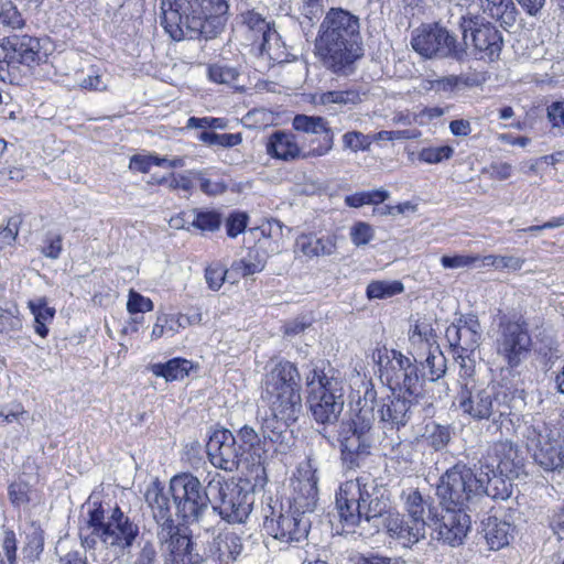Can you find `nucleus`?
<instances>
[{
    "instance_id": "obj_18",
    "label": "nucleus",
    "mask_w": 564,
    "mask_h": 564,
    "mask_svg": "<svg viewBox=\"0 0 564 564\" xmlns=\"http://www.w3.org/2000/svg\"><path fill=\"white\" fill-rule=\"evenodd\" d=\"M411 46L425 58L453 57L460 61L466 55V48L457 43L456 37L437 24L416 29Z\"/></svg>"
},
{
    "instance_id": "obj_60",
    "label": "nucleus",
    "mask_w": 564,
    "mask_h": 564,
    "mask_svg": "<svg viewBox=\"0 0 564 564\" xmlns=\"http://www.w3.org/2000/svg\"><path fill=\"white\" fill-rule=\"evenodd\" d=\"M248 217L242 213L231 214L226 221L227 235L231 238H236L247 227Z\"/></svg>"
},
{
    "instance_id": "obj_43",
    "label": "nucleus",
    "mask_w": 564,
    "mask_h": 564,
    "mask_svg": "<svg viewBox=\"0 0 564 564\" xmlns=\"http://www.w3.org/2000/svg\"><path fill=\"white\" fill-rule=\"evenodd\" d=\"M427 357L422 364L427 369V378L431 382L438 381L446 373V358L438 346L427 350Z\"/></svg>"
},
{
    "instance_id": "obj_19",
    "label": "nucleus",
    "mask_w": 564,
    "mask_h": 564,
    "mask_svg": "<svg viewBox=\"0 0 564 564\" xmlns=\"http://www.w3.org/2000/svg\"><path fill=\"white\" fill-rule=\"evenodd\" d=\"M462 471L467 470L470 474V480L466 484V494L468 499L474 503V500L482 497L484 495L492 499L506 500L511 494V484L505 476L497 474L495 466L489 464H480L479 473L476 474L466 465L456 464L447 471Z\"/></svg>"
},
{
    "instance_id": "obj_35",
    "label": "nucleus",
    "mask_w": 564,
    "mask_h": 564,
    "mask_svg": "<svg viewBox=\"0 0 564 564\" xmlns=\"http://www.w3.org/2000/svg\"><path fill=\"white\" fill-rule=\"evenodd\" d=\"M314 102L328 108L335 105L338 107H351L361 102V94L357 88L329 90L316 94L314 96Z\"/></svg>"
},
{
    "instance_id": "obj_50",
    "label": "nucleus",
    "mask_w": 564,
    "mask_h": 564,
    "mask_svg": "<svg viewBox=\"0 0 564 564\" xmlns=\"http://www.w3.org/2000/svg\"><path fill=\"white\" fill-rule=\"evenodd\" d=\"M191 175L199 183L200 191L208 196L220 195L227 189V184L224 181L208 178L205 171H191Z\"/></svg>"
},
{
    "instance_id": "obj_55",
    "label": "nucleus",
    "mask_w": 564,
    "mask_h": 564,
    "mask_svg": "<svg viewBox=\"0 0 564 564\" xmlns=\"http://www.w3.org/2000/svg\"><path fill=\"white\" fill-rule=\"evenodd\" d=\"M208 76L215 83L230 84L237 78L238 73L235 68L227 65L215 64L209 66Z\"/></svg>"
},
{
    "instance_id": "obj_61",
    "label": "nucleus",
    "mask_w": 564,
    "mask_h": 564,
    "mask_svg": "<svg viewBox=\"0 0 564 564\" xmlns=\"http://www.w3.org/2000/svg\"><path fill=\"white\" fill-rule=\"evenodd\" d=\"M227 271L221 265L208 267L205 272V278L208 286L217 291L221 288Z\"/></svg>"
},
{
    "instance_id": "obj_41",
    "label": "nucleus",
    "mask_w": 564,
    "mask_h": 564,
    "mask_svg": "<svg viewBox=\"0 0 564 564\" xmlns=\"http://www.w3.org/2000/svg\"><path fill=\"white\" fill-rule=\"evenodd\" d=\"M265 267V257L257 249H250L247 254L231 265V270L241 276L261 272Z\"/></svg>"
},
{
    "instance_id": "obj_27",
    "label": "nucleus",
    "mask_w": 564,
    "mask_h": 564,
    "mask_svg": "<svg viewBox=\"0 0 564 564\" xmlns=\"http://www.w3.org/2000/svg\"><path fill=\"white\" fill-rule=\"evenodd\" d=\"M364 398L357 402L358 412L351 417L350 421L343 423V425L356 430L361 435L372 436V425L375 422V402L376 391L370 382H365Z\"/></svg>"
},
{
    "instance_id": "obj_1",
    "label": "nucleus",
    "mask_w": 564,
    "mask_h": 564,
    "mask_svg": "<svg viewBox=\"0 0 564 564\" xmlns=\"http://www.w3.org/2000/svg\"><path fill=\"white\" fill-rule=\"evenodd\" d=\"M261 398L269 410L259 415L264 440L275 445V452L286 453L294 444L290 426L302 413L300 373L290 361H279L262 379Z\"/></svg>"
},
{
    "instance_id": "obj_31",
    "label": "nucleus",
    "mask_w": 564,
    "mask_h": 564,
    "mask_svg": "<svg viewBox=\"0 0 564 564\" xmlns=\"http://www.w3.org/2000/svg\"><path fill=\"white\" fill-rule=\"evenodd\" d=\"M267 152L279 160L294 161L303 159V152L294 134L285 131H275L267 144Z\"/></svg>"
},
{
    "instance_id": "obj_10",
    "label": "nucleus",
    "mask_w": 564,
    "mask_h": 564,
    "mask_svg": "<svg viewBox=\"0 0 564 564\" xmlns=\"http://www.w3.org/2000/svg\"><path fill=\"white\" fill-rule=\"evenodd\" d=\"M402 499L408 520L398 512L390 514L384 521L387 532L404 544H413L425 536L426 525L432 523L434 516L429 498H424L417 489L403 491Z\"/></svg>"
},
{
    "instance_id": "obj_12",
    "label": "nucleus",
    "mask_w": 564,
    "mask_h": 564,
    "mask_svg": "<svg viewBox=\"0 0 564 564\" xmlns=\"http://www.w3.org/2000/svg\"><path fill=\"white\" fill-rule=\"evenodd\" d=\"M528 452L544 470L564 467V437L556 427L541 419L525 424L523 432Z\"/></svg>"
},
{
    "instance_id": "obj_25",
    "label": "nucleus",
    "mask_w": 564,
    "mask_h": 564,
    "mask_svg": "<svg viewBox=\"0 0 564 564\" xmlns=\"http://www.w3.org/2000/svg\"><path fill=\"white\" fill-rule=\"evenodd\" d=\"M339 442L341 458L350 468H352L358 467L361 460L370 454L373 437L361 435L356 432V430H351L341 424Z\"/></svg>"
},
{
    "instance_id": "obj_37",
    "label": "nucleus",
    "mask_w": 564,
    "mask_h": 564,
    "mask_svg": "<svg viewBox=\"0 0 564 564\" xmlns=\"http://www.w3.org/2000/svg\"><path fill=\"white\" fill-rule=\"evenodd\" d=\"M409 340L414 351L429 350L437 346L435 332L425 318L414 322L409 332Z\"/></svg>"
},
{
    "instance_id": "obj_26",
    "label": "nucleus",
    "mask_w": 564,
    "mask_h": 564,
    "mask_svg": "<svg viewBox=\"0 0 564 564\" xmlns=\"http://www.w3.org/2000/svg\"><path fill=\"white\" fill-rule=\"evenodd\" d=\"M489 456L492 465L496 463V469L501 476L511 480L518 478L522 473L523 459L519 454L518 447L510 441H499L494 444Z\"/></svg>"
},
{
    "instance_id": "obj_58",
    "label": "nucleus",
    "mask_w": 564,
    "mask_h": 564,
    "mask_svg": "<svg viewBox=\"0 0 564 564\" xmlns=\"http://www.w3.org/2000/svg\"><path fill=\"white\" fill-rule=\"evenodd\" d=\"M480 258L478 256L456 254V256H443L441 263L445 269H458L474 264Z\"/></svg>"
},
{
    "instance_id": "obj_38",
    "label": "nucleus",
    "mask_w": 564,
    "mask_h": 564,
    "mask_svg": "<svg viewBox=\"0 0 564 564\" xmlns=\"http://www.w3.org/2000/svg\"><path fill=\"white\" fill-rule=\"evenodd\" d=\"M28 307L34 315V330L42 338L48 334L47 324H50L55 315V308L47 305L45 297H37L28 302Z\"/></svg>"
},
{
    "instance_id": "obj_56",
    "label": "nucleus",
    "mask_w": 564,
    "mask_h": 564,
    "mask_svg": "<svg viewBox=\"0 0 564 564\" xmlns=\"http://www.w3.org/2000/svg\"><path fill=\"white\" fill-rule=\"evenodd\" d=\"M153 307V302L149 297L133 290L129 292L127 310L130 314L151 312Z\"/></svg>"
},
{
    "instance_id": "obj_16",
    "label": "nucleus",
    "mask_w": 564,
    "mask_h": 564,
    "mask_svg": "<svg viewBox=\"0 0 564 564\" xmlns=\"http://www.w3.org/2000/svg\"><path fill=\"white\" fill-rule=\"evenodd\" d=\"M373 361L386 369L390 386L399 387L410 395L417 397L423 388V378L419 376L417 367L408 356L394 349L377 348L372 352Z\"/></svg>"
},
{
    "instance_id": "obj_17",
    "label": "nucleus",
    "mask_w": 564,
    "mask_h": 564,
    "mask_svg": "<svg viewBox=\"0 0 564 564\" xmlns=\"http://www.w3.org/2000/svg\"><path fill=\"white\" fill-rule=\"evenodd\" d=\"M533 341L524 323L508 321L501 323L495 340V350L508 369H517L528 359Z\"/></svg>"
},
{
    "instance_id": "obj_21",
    "label": "nucleus",
    "mask_w": 564,
    "mask_h": 564,
    "mask_svg": "<svg viewBox=\"0 0 564 564\" xmlns=\"http://www.w3.org/2000/svg\"><path fill=\"white\" fill-rule=\"evenodd\" d=\"M316 462L307 457L296 469L292 480V508L302 513L312 512L318 500V476Z\"/></svg>"
},
{
    "instance_id": "obj_59",
    "label": "nucleus",
    "mask_w": 564,
    "mask_h": 564,
    "mask_svg": "<svg viewBox=\"0 0 564 564\" xmlns=\"http://www.w3.org/2000/svg\"><path fill=\"white\" fill-rule=\"evenodd\" d=\"M193 175L188 172L187 174H172L170 178H162L161 183H167L171 189L191 192L193 188Z\"/></svg>"
},
{
    "instance_id": "obj_44",
    "label": "nucleus",
    "mask_w": 564,
    "mask_h": 564,
    "mask_svg": "<svg viewBox=\"0 0 564 564\" xmlns=\"http://www.w3.org/2000/svg\"><path fill=\"white\" fill-rule=\"evenodd\" d=\"M260 53L267 55L270 59L282 62L284 59V45L278 32L272 29L258 43Z\"/></svg>"
},
{
    "instance_id": "obj_13",
    "label": "nucleus",
    "mask_w": 564,
    "mask_h": 564,
    "mask_svg": "<svg viewBox=\"0 0 564 564\" xmlns=\"http://www.w3.org/2000/svg\"><path fill=\"white\" fill-rule=\"evenodd\" d=\"M262 527L267 534L282 543H297L306 539L311 525L310 519L292 506L283 509L278 499L268 497L261 509Z\"/></svg>"
},
{
    "instance_id": "obj_62",
    "label": "nucleus",
    "mask_w": 564,
    "mask_h": 564,
    "mask_svg": "<svg viewBox=\"0 0 564 564\" xmlns=\"http://www.w3.org/2000/svg\"><path fill=\"white\" fill-rule=\"evenodd\" d=\"M547 119L553 128L564 129V101H555L547 107Z\"/></svg>"
},
{
    "instance_id": "obj_53",
    "label": "nucleus",
    "mask_w": 564,
    "mask_h": 564,
    "mask_svg": "<svg viewBox=\"0 0 564 564\" xmlns=\"http://www.w3.org/2000/svg\"><path fill=\"white\" fill-rule=\"evenodd\" d=\"M349 236L356 247H361L373 239L375 230L368 223L357 221L351 226Z\"/></svg>"
},
{
    "instance_id": "obj_11",
    "label": "nucleus",
    "mask_w": 564,
    "mask_h": 564,
    "mask_svg": "<svg viewBox=\"0 0 564 564\" xmlns=\"http://www.w3.org/2000/svg\"><path fill=\"white\" fill-rule=\"evenodd\" d=\"M145 501L158 523L159 542L169 553H184L192 546L189 536L182 533L171 514L169 492L158 480L152 481L145 490Z\"/></svg>"
},
{
    "instance_id": "obj_5",
    "label": "nucleus",
    "mask_w": 564,
    "mask_h": 564,
    "mask_svg": "<svg viewBox=\"0 0 564 564\" xmlns=\"http://www.w3.org/2000/svg\"><path fill=\"white\" fill-rule=\"evenodd\" d=\"M83 524L79 536L85 547H94L97 540L107 547H130L139 534L137 524L118 508L105 520L102 506L90 497L83 505Z\"/></svg>"
},
{
    "instance_id": "obj_23",
    "label": "nucleus",
    "mask_w": 564,
    "mask_h": 564,
    "mask_svg": "<svg viewBox=\"0 0 564 564\" xmlns=\"http://www.w3.org/2000/svg\"><path fill=\"white\" fill-rule=\"evenodd\" d=\"M293 128L306 134H323L322 141L315 147L316 140H310L308 149L303 159L321 158L328 154L334 147V132L325 118L319 116L296 115L292 122Z\"/></svg>"
},
{
    "instance_id": "obj_22",
    "label": "nucleus",
    "mask_w": 564,
    "mask_h": 564,
    "mask_svg": "<svg viewBox=\"0 0 564 564\" xmlns=\"http://www.w3.org/2000/svg\"><path fill=\"white\" fill-rule=\"evenodd\" d=\"M462 29L465 44H467L468 32H470L471 44L477 58L490 62L499 58L503 40L501 33L495 25L489 22L479 23L473 19H464Z\"/></svg>"
},
{
    "instance_id": "obj_29",
    "label": "nucleus",
    "mask_w": 564,
    "mask_h": 564,
    "mask_svg": "<svg viewBox=\"0 0 564 564\" xmlns=\"http://www.w3.org/2000/svg\"><path fill=\"white\" fill-rule=\"evenodd\" d=\"M380 422L383 429L404 426L411 416V402L400 395L388 397L382 400L379 409Z\"/></svg>"
},
{
    "instance_id": "obj_33",
    "label": "nucleus",
    "mask_w": 564,
    "mask_h": 564,
    "mask_svg": "<svg viewBox=\"0 0 564 564\" xmlns=\"http://www.w3.org/2000/svg\"><path fill=\"white\" fill-rule=\"evenodd\" d=\"M21 535L23 536L22 553L29 562H34L44 550V531L39 523L30 521L21 527Z\"/></svg>"
},
{
    "instance_id": "obj_54",
    "label": "nucleus",
    "mask_w": 564,
    "mask_h": 564,
    "mask_svg": "<svg viewBox=\"0 0 564 564\" xmlns=\"http://www.w3.org/2000/svg\"><path fill=\"white\" fill-rule=\"evenodd\" d=\"M165 162V158L154 155H133L130 160L129 167L133 171L147 173L153 165L163 166Z\"/></svg>"
},
{
    "instance_id": "obj_4",
    "label": "nucleus",
    "mask_w": 564,
    "mask_h": 564,
    "mask_svg": "<svg viewBox=\"0 0 564 564\" xmlns=\"http://www.w3.org/2000/svg\"><path fill=\"white\" fill-rule=\"evenodd\" d=\"M470 479L467 470H446L436 489L442 511L434 516L431 525L437 533V540L452 546L462 544L470 529L466 509L470 508L471 501L465 491Z\"/></svg>"
},
{
    "instance_id": "obj_64",
    "label": "nucleus",
    "mask_w": 564,
    "mask_h": 564,
    "mask_svg": "<svg viewBox=\"0 0 564 564\" xmlns=\"http://www.w3.org/2000/svg\"><path fill=\"white\" fill-rule=\"evenodd\" d=\"M156 551L151 541H145L138 553L134 564H155Z\"/></svg>"
},
{
    "instance_id": "obj_42",
    "label": "nucleus",
    "mask_w": 564,
    "mask_h": 564,
    "mask_svg": "<svg viewBox=\"0 0 564 564\" xmlns=\"http://www.w3.org/2000/svg\"><path fill=\"white\" fill-rule=\"evenodd\" d=\"M242 23L249 32V40L257 44L272 30L270 22L254 11H247L241 15Z\"/></svg>"
},
{
    "instance_id": "obj_46",
    "label": "nucleus",
    "mask_w": 564,
    "mask_h": 564,
    "mask_svg": "<svg viewBox=\"0 0 564 564\" xmlns=\"http://www.w3.org/2000/svg\"><path fill=\"white\" fill-rule=\"evenodd\" d=\"M403 290L400 281H372L367 286V296L370 300L388 299L402 293Z\"/></svg>"
},
{
    "instance_id": "obj_34",
    "label": "nucleus",
    "mask_w": 564,
    "mask_h": 564,
    "mask_svg": "<svg viewBox=\"0 0 564 564\" xmlns=\"http://www.w3.org/2000/svg\"><path fill=\"white\" fill-rule=\"evenodd\" d=\"M513 527L496 517H489L485 524V538L491 550H500L513 538Z\"/></svg>"
},
{
    "instance_id": "obj_36",
    "label": "nucleus",
    "mask_w": 564,
    "mask_h": 564,
    "mask_svg": "<svg viewBox=\"0 0 564 564\" xmlns=\"http://www.w3.org/2000/svg\"><path fill=\"white\" fill-rule=\"evenodd\" d=\"M194 368L191 360L184 358H173L165 364H152L149 370L156 377H162L166 381L182 380L188 376Z\"/></svg>"
},
{
    "instance_id": "obj_47",
    "label": "nucleus",
    "mask_w": 564,
    "mask_h": 564,
    "mask_svg": "<svg viewBox=\"0 0 564 564\" xmlns=\"http://www.w3.org/2000/svg\"><path fill=\"white\" fill-rule=\"evenodd\" d=\"M198 140L208 145H219L223 148H232L242 142L241 133H215L203 131L198 135Z\"/></svg>"
},
{
    "instance_id": "obj_40",
    "label": "nucleus",
    "mask_w": 564,
    "mask_h": 564,
    "mask_svg": "<svg viewBox=\"0 0 564 564\" xmlns=\"http://www.w3.org/2000/svg\"><path fill=\"white\" fill-rule=\"evenodd\" d=\"M471 84L464 76L447 75L436 78H423L420 88L424 91H435L437 94H451L462 86Z\"/></svg>"
},
{
    "instance_id": "obj_30",
    "label": "nucleus",
    "mask_w": 564,
    "mask_h": 564,
    "mask_svg": "<svg viewBox=\"0 0 564 564\" xmlns=\"http://www.w3.org/2000/svg\"><path fill=\"white\" fill-rule=\"evenodd\" d=\"M336 249L335 236L317 237L313 234H302L295 240V251L306 258L332 256Z\"/></svg>"
},
{
    "instance_id": "obj_24",
    "label": "nucleus",
    "mask_w": 564,
    "mask_h": 564,
    "mask_svg": "<svg viewBox=\"0 0 564 564\" xmlns=\"http://www.w3.org/2000/svg\"><path fill=\"white\" fill-rule=\"evenodd\" d=\"M445 336L451 347L457 350V356L463 352H473L480 344L481 327L476 315H462L455 323L446 328ZM459 364L460 359H456Z\"/></svg>"
},
{
    "instance_id": "obj_14",
    "label": "nucleus",
    "mask_w": 564,
    "mask_h": 564,
    "mask_svg": "<svg viewBox=\"0 0 564 564\" xmlns=\"http://www.w3.org/2000/svg\"><path fill=\"white\" fill-rule=\"evenodd\" d=\"M170 492L177 516L187 523L198 522L213 499L208 488H204L199 479L188 473L176 475L171 479Z\"/></svg>"
},
{
    "instance_id": "obj_3",
    "label": "nucleus",
    "mask_w": 564,
    "mask_h": 564,
    "mask_svg": "<svg viewBox=\"0 0 564 564\" xmlns=\"http://www.w3.org/2000/svg\"><path fill=\"white\" fill-rule=\"evenodd\" d=\"M336 507L343 528L352 530L364 520L386 519L390 512V492L370 476H360L341 484L336 495Z\"/></svg>"
},
{
    "instance_id": "obj_57",
    "label": "nucleus",
    "mask_w": 564,
    "mask_h": 564,
    "mask_svg": "<svg viewBox=\"0 0 564 564\" xmlns=\"http://www.w3.org/2000/svg\"><path fill=\"white\" fill-rule=\"evenodd\" d=\"M20 219L12 217L4 227L0 228V250L12 246L19 235Z\"/></svg>"
},
{
    "instance_id": "obj_15",
    "label": "nucleus",
    "mask_w": 564,
    "mask_h": 564,
    "mask_svg": "<svg viewBox=\"0 0 564 564\" xmlns=\"http://www.w3.org/2000/svg\"><path fill=\"white\" fill-rule=\"evenodd\" d=\"M207 488L213 497L214 510L229 523H242L251 512L253 496L240 486L216 475Z\"/></svg>"
},
{
    "instance_id": "obj_39",
    "label": "nucleus",
    "mask_w": 564,
    "mask_h": 564,
    "mask_svg": "<svg viewBox=\"0 0 564 564\" xmlns=\"http://www.w3.org/2000/svg\"><path fill=\"white\" fill-rule=\"evenodd\" d=\"M192 322L187 315L160 314L153 325L151 338L159 339L165 334L174 335L181 328H186Z\"/></svg>"
},
{
    "instance_id": "obj_7",
    "label": "nucleus",
    "mask_w": 564,
    "mask_h": 564,
    "mask_svg": "<svg viewBox=\"0 0 564 564\" xmlns=\"http://www.w3.org/2000/svg\"><path fill=\"white\" fill-rule=\"evenodd\" d=\"M459 361V392L458 406L462 412L475 421L489 420L498 414H506L507 406L503 399L506 394L496 382H480L475 379L473 361L458 356Z\"/></svg>"
},
{
    "instance_id": "obj_6",
    "label": "nucleus",
    "mask_w": 564,
    "mask_h": 564,
    "mask_svg": "<svg viewBox=\"0 0 564 564\" xmlns=\"http://www.w3.org/2000/svg\"><path fill=\"white\" fill-rule=\"evenodd\" d=\"M206 451L210 464L228 473L237 470L241 462H260L265 453L263 442L249 425L242 426L236 434L226 429L215 431Z\"/></svg>"
},
{
    "instance_id": "obj_49",
    "label": "nucleus",
    "mask_w": 564,
    "mask_h": 564,
    "mask_svg": "<svg viewBox=\"0 0 564 564\" xmlns=\"http://www.w3.org/2000/svg\"><path fill=\"white\" fill-rule=\"evenodd\" d=\"M0 24L10 29H20L24 25L21 13L10 0H0Z\"/></svg>"
},
{
    "instance_id": "obj_48",
    "label": "nucleus",
    "mask_w": 564,
    "mask_h": 564,
    "mask_svg": "<svg viewBox=\"0 0 564 564\" xmlns=\"http://www.w3.org/2000/svg\"><path fill=\"white\" fill-rule=\"evenodd\" d=\"M343 149L349 150L354 153L359 151H368L372 143V138L360 131H347L341 137Z\"/></svg>"
},
{
    "instance_id": "obj_9",
    "label": "nucleus",
    "mask_w": 564,
    "mask_h": 564,
    "mask_svg": "<svg viewBox=\"0 0 564 564\" xmlns=\"http://www.w3.org/2000/svg\"><path fill=\"white\" fill-rule=\"evenodd\" d=\"M307 404L321 424L337 422L344 409V380L333 368L314 367L305 378Z\"/></svg>"
},
{
    "instance_id": "obj_20",
    "label": "nucleus",
    "mask_w": 564,
    "mask_h": 564,
    "mask_svg": "<svg viewBox=\"0 0 564 564\" xmlns=\"http://www.w3.org/2000/svg\"><path fill=\"white\" fill-rule=\"evenodd\" d=\"M41 45L30 35H11L0 42V74L20 64L37 65L41 62Z\"/></svg>"
},
{
    "instance_id": "obj_63",
    "label": "nucleus",
    "mask_w": 564,
    "mask_h": 564,
    "mask_svg": "<svg viewBox=\"0 0 564 564\" xmlns=\"http://www.w3.org/2000/svg\"><path fill=\"white\" fill-rule=\"evenodd\" d=\"M451 438L449 431L446 427L435 426L429 436L430 445L435 449L445 447Z\"/></svg>"
},
{
    "instance_id": "obj_52",
    "label": "nucleus",
    "mask_w": 564,
    "mask_h": 564,
    "mask_svg": "<svg viewBox=\"0 0 564 564\" xmlns=\"http://www.w3.org/2000/svg\"><path fill=\"white\" fill-rule=\"evenodd\" d=\"M454 149L449 145L424 148L419 153V159L429 164H436L453 156Z\"/></svg>"
},
{
    "instance_id": "obj_45",
    "label": "nucleus",
    "mask_w": 564,
    "mask_h": 564,
    "mask_svg": "<svg viewBox=\"0 0 564 564\" xmlns=\"http://www.w3.org/2000/svg\"><path fill=\"white\" fill-rule=\"evenodd\" d=\"M189 216H192V221H188V226L202 231H215L221 224L220 215L214 210L193 209Z\"/></svg>"
},
{
    "instance_id": "obj_2",
    "label": "nucleus",
    "mask_w": 564,
    "mask_h": 564,
    "mask_svg": "<svg viewBox=\"0 0 564 564\" xmlns=\"http://www.w3.org/2000/svg\"><path fill=\"white\" fill-rule=\"evenodd\" d=\"M359 19L340 8H332L315 39V53L322 64L337 75H349L364 53Z\"/></svg>"
},
{
    "instance_id": "obj_8",
    "label": "nucleus",
    "mask_w": 564,
    "mask_h": 564,
    "mask_svg": "<svg viewBox=\"0 0 564 564\" xmlns=\"http://www.w3.org/2000/svg\"><path fill=\"white\" fill-rule=\"evenodd\" d=\"M227 0H162L161 24L169 35L183 40L188 32H200L209 19L225 17Z\"/></svg>"
},
{
    "instance_id": "obj_32",
    "label": "nucleus",
    "mask_w": 564,
    "mask_h": 564,
    "mask_svg": "<svg viewBox=\"0 0 564 564\" xmlns=\"http://www.w3.org/2000/svg\"><path fill=\"white\" fill-rule=\"evenodd\" d=\"M484 14L497 20L505 28L512 26L517 20V8L512 0H475Z\"/></svg>"
},
{
    "instance_id": "obj_51",
    "label": "nucleus",
    "mask_w": 564,
    "mask_h": 564,
    "mask_svg": "<svg viewBox=\"0 0 564 564\" xmlns=\"http://www.w3.org/2000/svg\"><path fill=\"white\" fill-rule=\"evenodd\" d=\"M34 494L31 486L22 480L14 481L9 487V497L15 507L26 506Z\"/></svg>"
},
{
    "instance_id": "obj_28",
    "label": "nucleus",
    "mask_w": 564,
    "mask_h": 564,
    "mask_svg": "<svg viewBox=\"0 0 564 564\" xmlns=\"http://www.w3.org/2000/svg\"><path fill=\"white\" fill-rule=\"evenodd\" d=\"M243 549L241 536L231 530L220 531L209 545L210 556L219 564L234 563Z\"/></svg>"
}]
</instances>
